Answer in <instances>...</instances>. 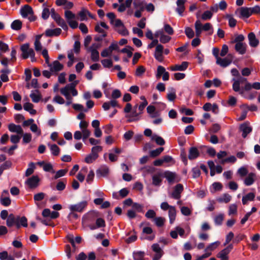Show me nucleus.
Here are the masks:
<instances>
[{"mask_svg":"<svg viewBox=\"0 0 260 260\" xmlns=\"http://www.w3.org/2000/svg\"><path fill=\"white\" fill-rule=\"evenodd\" d=\"M60 93L63 95L66 99L67 101L66 104L69 106L72 103V97L75 96L78 94V91L75 88V84L73 83L68 84L65 87L60 89Z\"/></svg>","mask_w":260,"mask_h":260,"instance_id":"nucleus-1","label":"nucleus"},{"mask_svg":"<svg viewBox=\"0 0 260 260\" xmlns=\"http://www.w3.org/2000/svg\"><path fill=\"white\" fill-rule=\"evenodd\" d=\"M245 37L243 35H237L232 43H235V49L240 54H244L246 52L247 44L243 41Z\"/></svg>","mask_w":260,"mask_h":260,"instance_id":"nucleus-2","label":"nucleus"},{"mask_svg":"<svg viewBox=\"0 0 260 260\" xmlns=\"http://www.w3.org/2000/svg\"><path fill=\"white\" fill-rule=\"evenodd\" d=\"M20 50L22 51L21 56L23 59H25L29 57L32 62L36 61L35 51L32 48H29V44H23L20 47Z\"/></svg>","mask_w":260,"mask_h":260,"instance_id":"nucleus-3","label":"nucleus"},{"mask_svg":"<svg viewBox=\"0 0 260 260\" xmlns=\"http://www.w3.org/2000/svg\"><path fill=\"white\" fill-rule=\"evenodd\" d=\"M134 8L135 10L134 15L135 17H141L142 13L145 10V1L143 0H134Z\"/></svg>","mask_w":260,"mask_h":260,"instance_id":"nucleus-4","label":"nucleus"},{"mask_svg":"<svg viewBox=\"0 0 260 260\" xmlns=\"http://www.w3.org/2000/svg\"><path fill=\"white\" fill-rule=\"evenodd\" d=\"M232 81H233L232 86L233 90L235 92H239L241 95H243V89L240 88V84L246 83L247 82V79L240 75L237 79L233 78Z\"/></svg>","mask_w":260,"mask_h":260,"instance_id":"nucleus-5","label":"nucleus"},{"mask_svg":"<svg viewBox=\"0 0 260 260\" xmlns=\"http://www.w3.org/2000/svg\"><path fill=\"white\" fill-rule=\"evenodd\" d=\"M113 27L115 30L122 36H126L129 34L128 30L126 28L123 22L119 19H116V23L113 25Z\"/></svg>","mask_w":260,"mask_h":260,"instance_id":"nucleus-6","label":"nucleus"},{"mask_svg":"<svg viewBox=\"0 0 260 260\" xmlns=\"http://www.w3.org/2000/svg\"><path fill=\"white\" fill-rule=\"evenodd\" d=\"M20 14L23 18H26L30 15L28 19L30 21H34L36 20L35 16H32L33 10L32 8L28 5H24L20 9Z\"/></svg>","mask_w":260,"mask_h":260,"instance_id":"nucleus-7","label":"nucleus"},{"mask_svg":"<svg viewBox=\"0 0 260 260\" xmlns=\"http://www.w3.org/2000/svg\"><path fill=\"white\" fill-rule=\"evenodd\" d=\"M233 249V245L229 244L225 248L219 251L216 255L217 258L220 260H229V254Z\"/></svg>","mask_w":260,"mask_h":260,"instance_id":"nucleus-8","label":"nucleus"},{"mask_svg":"<svg viewBox=\"0 0 260 260\" xmlns=\"http://www.w3.org/2000/svg\"><path fill=\"white\" fill-rule=\"evenodd\" d=\"M87 205V201H83L76 204L70 205L69 208L71 212H82L86 208Z\"/></svg>","mask_w":260,"mask_h":260,"instance_id":"nucleus-9","label":"nucleus"},{"mask_svg":"<svg viewBox=\"0 0 260 260\" xmlns=\"http://www.w3.org/2000/svg\"><path fill=\"white\" fill-rule=\"evenodd\" d=\"M233 60V55L229 54L228 56L223 58L218 57L216 60V63L223 68H225L230 65Z\"/></svg>","mask_w":260,"mask_h":260,"instance_id":"nucleus-10","label":"nucleus"},{"mask_svg":"<svg viewBox=\"0 0 260 260\" xmlns=\"http://www.w3.org/2000/svg\"><path fill=\"white\" fill-rule=\"evenodd\" d=\"M152 249L155 254L153 257L152 260H159L164 254V251L160 247L159 244L156 243L152 245Z\"/></svg>","mask_w":260,"mask_h":260,"instance_id":"nucleus-11","label":"nucleus"},{"mask_svg":"<svg viewBox=\"0 0 260 260\" xmlns=\"http://www.w3.org/2000/svg\"><path fill=\"white\" fill-rule=\"evenodd\" d=\"M99 47V44L94 43L89 48V51L91 52V59L93 61H97L99 59V53L97 50Z\"/></svg>","mask_w":260,"mask_h":260,"instance_id":"nucleus-12","label":"nucleus"},{"mask_svg":"<svg viewBox=\"0 0 260 260\" xmlns=\"http://www.w3.org/2000/svg\"><path fill=\"white\" fill-rule=\"evenodd\" d=\"M18 219H19V216L15 217L13 214H10L7 219V225L11 227L15 224L17 229L20 228V224L18 223Z\"/></svg>","mask_w":260,"mask_h":260,"instance_id":"nucleus-13","label":"nucleus"},{"mask_svg":"<svg viewBox=\"0 0 260 260\" xmlns=\"http://www.w3.org/2000/svg\"><path fill=\"white\" fill-rule=\"evenodd\" d=\"M183 190V186L181 184H177L171 193V197L174 199H179L181 198V193Z\"/></svg>","mask_w":260,"mask_h":260,"instance_id":"nucleus-14","label":"nucleus"},{"mask_svg":"<svg viewBox=\"0 0 260 260\" xmlns=\"http://www.w3.org/2000/svg\"><path fill=\"white\" fill-rule=\"evenodd\" d=\"M164 47L162 45H157L155 48L154 52V57L159 62H162L164 60V56L162 55Z\"/></svg>","mask_w":260,"mask_h":260,"instance_id":"nucleus-15","label":"nucleus"},{"mask_svg":"<svg viewBox=\"0 0 260 260\" xmlns=\"http://www.w3.org/2000/svg\"><path fill=\"white\" fill-rule=\"evenodd\" d=\"M138 105L134 106L131 114L127 116L126 117H128L129 119L127 120V121L130 122L134 121H137L139 119L138 116L141 114L142 113H140V111L138 112Z\"/></svg>","mask_w":260,"mask_h":260,"instance_id":"nucleus-16","label":"nucleus"},{"mask_svg":"<svg viewBox=\"0 0 260 260\" xmlns=\"http://www.w3.org/2000/svg\"><path fill=\"white\" fill-rule=\"evenodd\" d=\"M240 130L242 132L243 138H245L248 134L252 132V128L247 122L241 124L240 126Z\"/></svg>","mask_w":260,"mask_h":260,"instance_id":"nucleus-17","label":"nucleus"},{"mask_svg":"<svg viewBox=\"0 0 260 260\" xmlns=\"http://www.w3.org/2000/svg\"><path fill=\"white\" fill-rule=\"evenodd\" d=\"M40 179L38 176H32L29 178L26 181V184L31 188L38 186Z\"/></svg>","mask_w":260,"mask_h":260,"instance_id":"nucleus-18","label":"nucleus"},{"mask_svg":"<svg viewBox=\"0 0 260 260\" xmlns=\"http://www.w3.org/2000/svg\"><path fill=\"white\" fill-rule=\"evenodd\" d=\"M8 129L12 133H16L19 135H22L23 133V131L22 127L19 125H16L14 123H10L8 126Z\"/></svg>","mask_w":260,"mask_h":260,"instance_id":"nucleus-19","label":"nucleus"},{"mask_svg":"<svg viewBox=\"0 0 260 260\" xmlns=\"http://www.w3.org/2000/svg\"><path fill=\"white\" fill-rule=\"evenodd\" d=\"M188 64V62L187 61H183L181 64H175L171 66L170 70L172 71H183L187 69Z\"/></svg>","mask_w":260,"mask_h":260,"instance_id":"nucleus-20","label":"nucleus"},{"mask_svg":"<svg viewBox=\"0 0 260 260\" xmlns=\"http://www.w3.org/2000/svg\"><path fill=\"white\" fill-rule=\"evenodd\" d=\"M109 173V168L105 166H101L97 170H96V175L98 177H106L108 176Z\"/></svg>","mask_w":260,"mask_h":260,"instance_id":"nucleus-21","label":"nucleus"},{"mask_svg":"<svg viewBox=\"0 0 260 260\" xmlns=\"http://www.w3.org/2000/svg\"><path fill=\"white\" fill-rule=\"evenodd\" d=\"M256 174L254 173H250L244 180V183L246 186H250L254 183L256 180Z\"/></svg>","mask_w":260,"mask_h":260,"instance_id":"nucleus-22","label":"nucleus"},{"mask_svg":"<svg viewBox=\"0 0 260 260\" xmlns=\"http://www.w3.org/2000/svg\"><path fill=\"white\" fill-rule=\"evenodd\" d=\"M61 29L60 28L54 29H47L46 30L45 34L46 37H52L53 36H58L61 33Z\"/></svg>","mask_w":260,"mask_h":260,"instance_id":"nucleus-23","label":"nucleus"},{"mask_svg":"<svg viewBox=\"0 0 260 260\" xmlns=\"http://www.w3.org/2000/svg\"><path fill=\"white\" fill-rule=\"evenodd\" d=\"M255 194L254 192H249L243 196L242 199L243 205H247L248 202H252L254 200Z\"/></svg>","mask_w":260,"mask_h":260,"instance_id":"nucleus-24","label":"nucleus"},{"mask_svg":"<svg viewBox=\"0 0 260 260\" xmlns=\"http://www.w3.org/2000/svg\"><path fill=\"white\" fill-rule=\"evenodd\" d=\"M186 1V0H177L176 2L177 7L176 11L180 16L183 15V13L185 9L184 4Z\"/></svg>","mask_w":260,"mask_h":260,"instance_id":"nucleus-25","label":"nucleus"},{"mask_svg":"<svg viewBox=\"0 0 260 260\" xmlns=\"http://www.w3.org/2000/svg\"><path fill=\"white\" fill-rule=\"evenodd\" d=\"M248 39L250 46L252 47H256L258 46L259 41L256 38L255 35L253 32H251L248 34Z\"/></svg>","mask_w":260,"mask_h":260,"instance_id":"nucleus-26","label":"nucleus"},{"mask_svg":"<svg viewBox=\"0 0 260 260\" xmlns=\"http://www.w3.org/2000/svg\"><path fill=\"white\" fill-rule=\"evenodd\" d=\"M49 67L51 72H58L63 69V65L57 60L53 61L51 64H49Z\"/></svg>","mask_w":260,"mask_h":260,"instance_id":"nucleus-27","label":"nucleus"},{"mask_svg":"<svg viewBox=\"0 0 260 260\" xmlns=\"http://www.w3.org/2000/svg\"><path fill=\"white\" fill-rule=\"evenodd\" d=\"M163 176L167 179L170 184H172L175 181L176 174L175 173L167 171L164 173Z\"/></svg>","mask_w":260,"mask_h":260,"instance_id":"nucleus-28","label":"nucleus"},{"mask_svg":"<svg viewBox=\"0 0 260 260\" xmlns=\"http://www.w3.org/2000/svg\"><path fill=\"white\" fill-rule=\"evenodd\" d=\"M240 17L243 18H248L251 15V11L250 8L241 7L239 9Z\"/></svg>","mask_w":260,"mask_h":260,"instance_id":"nucleus-29","label":"nucleus"},{"mask_svg":"<svg viewBox=\"0 0 260 260\" xmlns=\"http://www.w3.org/2000/svg\"><path fill=\"white\" fill-rule=\"evenodd\" d=\"M200 155L198 149L195 147H190L189 150L188 158L190 160L197 158Z\"/></svg>","mask_w":260,"mask_h":260,"instance_id":"nucleus-30","label":"nucleus"},{"mask_svg":"<svg viewBox=\"0 0 260 260\" xmlns=\"http://www.w3.org/2000/svg\"><path fill=\"white\" fill-rule=\"evenodd\" d=\"M30 97L34 103H38L42 98V95L38 90L35 91H32Z\"/></svg>","mask_w":260,"mask_h":260,"instance_id":"nucleus-31","label":"nucleus"},{"mask_svg":"<svg viewBox=\"0 0 260 260\" xmlns=\"http://www.w3.org/2000/svg\"><path fill=\"white\" fill-rule=\"evenodd\" d=\"M176 216V210L175 207L174 206H172L169 210V219H170V223L171 224H172L175 220Z\"/></svg>","mask_w":260,"mask_h":260,"instance_id":"nucleus-32","label":"nucleus"},{"mask_svg":"<svg viewBox=\"0 0 260 260\" xmlns=\"http://www.w3.org/2000/svg\"><path fill=\"white\" fill-rule=\"evenodd\" d=\"M220 242L216 241L215 242L209 244L205 249V253L211 252L216 249L219 245Z\"/></svg>","mask_w":260,"mask_h":260,"instance_id":"nucleus-33","label":"nucleus"},{"mask_svg":"<svg viewBox=\"0 0 260 260\" xmlns=\"http://www.w3.org/2000/svg\"><path fill=\"white\" fill-rule=\"evenodd\" d=\"M196 36L197 38L200 37L203 31L202 28V23L199 20H197L194 23Z\"/></svg>","mask_w":260,"mask_h":260,"instance_id":"nucleus-34","label":"nucleus"},{"mask_svg":"<svg viewBox=\"0 0 260 260\" xmlns=\"http://www.w3.org/2000/svg\"><path fill=\"white\" fill-rule=\"evenodd\" d=\"M1 73L0 76L1 80L4 82H8L9 81L8 74L10 73V71L8 68H5L1 70Z\"/></svg>","mask_w":260,"mask_h":260,"instance_id":"nucleus-35","label":"nucleus"},{"mask_svg":"<svg viewBox=\"0 0 260 260\" xmlns=\"http://www.w3.org/2000/svg\"><path fill=\"white\" fill-rule=\"evenodd\" d=\"M232 197L228 193H224L223 195L217 199V201L219 203H228L231 201Z\"/></svg>","mask_w":260,"mask_h":260,"instance_id":"nucleus-36","label":"nucleus"},{"mask_svg":"<svg viewBox=\"0 0 260 260\" xmlns=\"http://www.w3.org/2000/svg\"><path fill=\"white\" fill-rule=\"evenodd\" d=\"M33 105L30 103H26L23 105L24 109L32 115L36 114V110L33 109Z\"/></svg>","mask_w":260,"mask_h":260,"instance_id":"nucleus-37","label":"nucleus"},{"mask_svg":"<svg viewBox=\"0 0 260 260\" xmlns=\"http://www.w3.org/2000/svg\"><path fill=\"white\" fill-rule=\"evenodd\" d=\"M51 153L54 156H57L60 153V148L56 144H48Z\"/></svg>","mask_w":260,"mask_h":260,"instance_id":"nucleus-38","label":"nucleus"},{"mask_svg":"<svg viewBox=\"0 0 260 260\" xmlns=\"http://www.w3.org/2000/svg\"><path fill=\"white\" fill-rule=\"evenodd\" d=\"M22 25V22L20 20H15L11 23V27L13 30H18L21 28Z\"/></svg>","mask_w":260,"mask_h":260,"instance_id":"nucleus-39","label":"nucleus"},{"mask_svg":"<svg viewBox=\"0 0 260 260\" xmlns=\"http://www.w3.org/2000/svg\"><path fill=\"white\" fill-rule=\"evenodd\" d=\"M224 219V214L220 213L215 216L214 218V221L216 225H221Z\"/></svg>","mask_w":260,"mask_h":260,"instance_id":"nucleus-40","label":"nucleus"},{"mask_svg":"<svg viewBox=\"0 0 260 260\" xmlns=\"http://www.w3.org/2000/svg\"><path fill=\"white\" fill-rule=\"evenodd\" d=\"M35 165L34 162H30L28 164V168L25 171V175L26 177H28L31 175L34 172L35 169Z\"/></svg>","mask_w":260,"mask_h":260,"instance_id":"nucleus-41","label":"nucleus"},{"mask_svg":"<svg viewBox=\"0 0 260 260\" xmlns=\"http://www.w3.org/2000/svg\"><path fill=\"white\" fill-rule=\"evenodd\" d=\"M165 218L162 217H158L153 219L155 224L158 227L162 226L165 224Z\"/></svg>","mask_w":260,"mask_h":260,"instance_id":"nucleus-42","label":"nucleus"},{"mask_svg":"<svg viewBox=\"0 0 260 260\" xmlns=\"http://www.w3.org/2000/svg\"><path fill=\"white\" fill-rule=\"evenodd\" d=\"M147 112L150 114L152 118L155 117L157 115V112H155V107L152 105H149L147 107Z\"/></svg>","mask_w":260,"mask_h":260,"instance_id":"nucleus-43","label":"nucleus"},{"mask_svg":"<svg viewBox=\"0 0 260 260\" xmlns=\"http://www.w3.org/2000/svg\"><path fill=\"white\" fill-rule=\"evenodd\" d=\"M140 99L143 100V102L141 103L139 106H138V109L140 113H142L145 107L147 105L148 102L144 96H141Z\"/></svg>","mask_w":260,"mask_h":260,"instance_id":"nucleus-44","label":"nucleus"},{"mask_svg":"<svg viewBox=\"0 0 260 260\" xmlns=\"http://www.w3.org/2000/svg\"><path fill=\"white\" fill-rule=\"evenodd\" d=\"M99 157V155H94L92 153H90L87 155L85 158V161L87 164H91L95 160Z\"/></svg>","mask_w":260,"mask_h":260,"instance_id":"nucleus-45","label":"nucleus"},{"mask_svg":"<svg viewBox=\"0 0 260 260\" xmlns=\"http://www.w3.org/2000/svg\"><path fill=\"white\" fill-rule=\"evenodd\" d=\"M162 180L160 175L155 174L152 176V184L155 186H159L161 183Z\"/></svg>","mask_w":260,"mask_h":260,"instance_id":"nucleus-46","label":"nucleus"},{"mask_svg":"<svg viewBox=\"0 0 260 260\" xmlns=\"http://www.w3.org/2000/svg\"><path fill=\"white\" fill-rule=\"evenodd\" d=\"M164 150L163 147H159L150 152V156L152 157H155L158 156Z\"/></svg>","mask_w":260,"mask_h":260,"instance_id":"nucleus-47","label":"nucleus"},{"mask_svg":"<svg viewBox=\"0 0 260 260\" xmlns=\"http://www.w3.org/2000/svg\"><path fill=\"white\" fill-rule=\"evenodd\" d=\"M202 28L204 31H209L211 30L210 32H209V35H211L213 32V29L212 24L210 23H206L204 25L202 24Z\"/></svg>","mask_w":260,"mask_h":260,"instance_id":"nucleus-48","label":"nucleus"},{"mask_svg":"<svg viewBox=\"0 0 260 260\" xmlns=\"http://www.w3.org/2000/svg\"><path fill=\"white\" fill-rule=\"evenodd\" d=\"M55 22L59 26L61 27L63 30H68V25L67 24L65 21L61 17H60Z\"/></svg>","mask_w":260,"mask_h":260,"instance_id":"nucleus-49","label":"nucleus"},{"mask_svg":"<svg viewBox=\"0 0 260 260\" xmlns=\"http://www.w3.org/2000/svg\"><path fill=\"white\" fill-rule=\"evenodd\" d=\"M64 16L67 20V22L70 20L74 19L76 17L75 14L69 10H67L64 12Z\"/></svg>","mask_w":260,"mask_h":260,"instance_id":"nucleus-50","label":"nucleus"},{"mask_svg":"<svg viewBox=\"0 0 260 260\" xmlns=\"http://www.w3.org/2000/svg\"><path fill=\"white\" fill-rule=\"evenodd\" d=\"M133 258L134 260H145L144 252L142 251H138L134 253Z\"/></svg>","mask_w":260,"mask_h":260,"instance_id":"nucleus-51","label":"nucleus"},{"mask_svg":"<svg viewBox=\"0 0 260 260\" xmlns=\"http://www.w3.org/2000/svg\"><path fill=\"white\" fill-rule=\"evenodd\" d=\"M213 16V13L210 11H205L201 16V19L203 20H210Z\"/></svg>","mask_w":260,"mask_h":260,"instance_id":"nucleus-52","label":"nucleus"},{"mask_svg":"<svg viewBox=\"0 0 260 260\" xmlns=\"http://www.w3.org/2000/svg\"><path fill=\"white\" fill-rule=\"evenodd\" d=\"M152 139L155 140L156 143L158 145L162 146L165 144L164 139L160 136H153Z\"/></svg>","mask_w":260,"mask_h":260,"instance_id":"nucleus-53","label":"nucleus"},{"mask_svg":"<svg viewBox=\"0 0 260 260\" xmlns=\"http://www.w3.org/2000/svg\"><path fill=\"white\" fill-rule=\"evenodd\" d=\"M68 172L67 169H61L57 171L54 176V179L64 176Z\"/></svg>","mask_w":260,"mask_h":260,"instance_id":"nucleus-54","label":"nucleus"},{"mask_svg":"<svg viewBox=\"0 0 260 260\" xmlns=\"http://www.w3.org/2000/svg\"><path fill=\"white\" fill-rule=\"evenodd\" d=\"M67 181L64 180V181H59L56 186V188L58 191H62L63 190L66 186Z\"/></svg>","mask_w":260,"mask_h":260,"instance_id":"nucleus-55","label":"nucleus"},{"mask_svg":"<svg viewBox=\"0 0 260 260\" xmlns=\"http://www.w3.org/2000/svg\"><path fill=\"white\" fill-rule=\"evenodd\" d=\"M237 213V206L235 204H231L229 208L228 214L229 215Z\"/></svg>","mask_w":260,"mask_h":260,"instance_id":"nucleus-56","label":"nucleus"},{"mask_svg":"<svg viewBox=\"0 0 260 260\" xmlns=\"http://www.w3.org/2000/svg\"><path fill=\"white\" fill-rule=\"evenodd\" d=\"M23 135L22 142L23 143L27 144L29 143L31 141L32 136L30 133H25L22 135Z\"/></svg>","mask_w":260,"mask_h":260,"instance_id":"nucleus-57","label":"nucleus"},{"mask_svg":"<svg viewBox=\"0 0 260 260\" xmlns=\"http://www.w3.org/2000/svg\"><path fill=\"white\" fill-rule=\"evenodd\" d=\"M102 65L105 68H110L113 66V62L110 59H105L101 61Z\"/></svg>","mask_w":260,"mask_h":260,"instance_id":"nucleus-58","label":"nucleus"},{"mask_svg":"<svg viewBox=\"0 0 260 260\" xmlns=\"http://www.w3.org/2000/svg\"><path fill=\"white\" fill-rule=\"evenodd\" d=\"M145 68L143 66H139L135 72V75L138 77H141L145 72Z\"/></svg>","mask_w":260,"mask_h":260,"instance_id":"nucleus-59","label":"nucleus"},{"mask_svg":"<svg viewBox=\"0 0 260 260\" xmlns=\"http://www.w3.org/2000/svg\"><path fill=\"white\" fill-rule=\"evenodd\" d=\"M185 34L189 39L192 38L194 36V32L193 29L189 27H187L185 28Z\"/></svg>","mask_w":260,"mask_h":260,"instance_id":"nucleus-60","label":"nucleus"},{"mask_svg":"<svg viewBox=\"0 0 260 260\" xmlns=\"http://www.w3.org/2000/svg\"><path fill=\"white\" fill-rule=\"evenodd\" d=\"M0 202L2 205L4 206H8L11 204V201L9 197H1L0 199Z\"/></svg>","mask_w":260,"mask_h":260,"instance_id":"nucleus-61","label":"nucleus"},{"mask_svg":"<svg viewBox=\"0 0 260 260\" xmlns=\"http://www.w3.org/2000/svg\"><path fill=\"white\" fill-rule=\"evenodd\" d=\"M88 11L83 9L79 13V16L80 17V20L81 21H84L87 19V15Z\"/></svg>","mask_w":260,"mask_h":260,"instance_id":"nucleus-62","label":"nucleus"},{"mask_svg":"<svg viewBox=\"0 0 260 260\" xmlns=\"http://www.w3.org/2000/svg\"><path fill=\"white\" fill-rule=\"evenodd\" d=\"M107 16L110 19V23L113 26L116 23V15L114 13L110 12L107 14Z\"/></svg>","mask_w":260,"mask_h":260,"instance_id":"nucleus-63","label":"nucleus"},{"mask_svg":"<svg viewBox=\"0 0 260 260\" xmlns=\"http://www.w3.org/2000/svg\"><path fill=\"white\" fill-rule=\"evenodd\" d=\"M166 72L165 68L161 66H158L157 68V73L156 77L157 78H159L162 75V74Z\"/></svg>","mask_w":260,"mask_h":260,"instance_id":"nucleus-64","label":"nucleus"}]
</instances>
